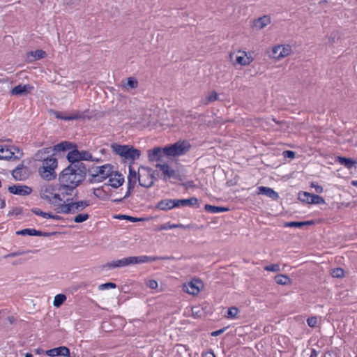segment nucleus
<instances>
[{"mask_svg": "<svg viewBox=\"0 0 357 357\" xmlns=\"http://www.w3.org/2000/svg\"><path fill=\"white\" fill-rule=\"evenodd\" d=\"M85 154L86 153H81L77 149H73L68 152L67 158L68 161L71 162L70 165L78 164V165L81 167L83 166V164H79V161L86 159L84 156Z\"/></svg>", "mask_w": 357, "mask_h": 357, "instance_id": "15", "label": "nucleus"}, {"mask_svg": "<svg viewBox=\"0 0 357 357\" xmlns=\"http://www.w3.org/2000/svg\"><path fill=\"white\" fill-rule=\"evenodd\" d=\"M280 50V45H276L272 49V59L275 60L280 59V57L278 56Z\"/></svg>", "mask_w": 357, "mask_h": 357, "instance_id": "48", "label": "nucleus"}, {"mask_svg": "<svg viewBox=\"0 0 357 357\" xmlns=\"http://www.w3.org/2000/svg\"><path fill=\"white\" fill-rule=\"evenodd\" d=\"M113 151L118 155L125 157L126 153L128 150V145H120L117 144H114L112 145Z\"/></svg>", "mask_w": 357, "mask_h": 357, "instance_id": "32", "label": "nucleus"}, {"mask_svg": "<svg viewBox=\"0 0 357 357\" xmlns=\"http://www.w3.org/2000/svg\"><path fill=\"white\" fill-rule=\"evenodd\" d=\"M277 152H282V150L273 147H269V162H271V164H269V167H271L274 160H277Z\"/></svg>", "mask_w": 357, "mask_h": 357, "instance_id": "39", "label": "nucleus"}, {"mask_svg": "<svg viewBox=\"0 0 357 357\" xmlns=\"http://www.w3.org/2000/svg\"><path fill=\"white\" fill-rule=\"evenodd\" d=\"M269 198H271L273 200H278L279 198L278 193L275 192L272 188H269Z\"/></svg>", "mask_w": 357, "mask_h": 357, "instance_id": "55", "label": "nucleus"}, {"mask_svg": "<svg viewBox=\"0 0 357 357\" xmlns=\"http://www.w3.org/2000/svg\"><path fill=\"white\" fill-rule=\"evenodd\" d=\"M72 195L73 192L70 189H68L61 184H59L56 187L54 199H52L51 204L54 205L56 208H59L60 206L66 204V202H68L70 199L68 197Z\"/></svg>", "mask_w": 357, "mask_h": 357, "instance_id": "7", "label": "nucleus"}, {"mask_svg": "<svg viewBox=\"0 0 357 357\" xmlns=\"http://www.w3.org/2000/svg\"><path fill=\"white\" fill-rule=\"evenodd\" d=\"M203 357H215L213 351H207L203 354Z\"/></svg>", "mask_w": 357, "mask_h": 357, "instance_id": "64", "label": "nucleus"}, {"mask_svg": "<svg viewBox=\"0 0 357 357\" xmlns=\"http://www.w3.org/2000/svg\"><path fill=\"white\" fill-rule=\"evenodd\" d=\"M269 271L271 272H279L280 271V265L278 264L269 265Z\"/></svg>", "mask_w": 357, "mask_h": 357, "instance_id": "57", "label": "nucleus"}, {"mask_svg": "<svg viewBox=\"0 0 357 357\" xmlns=\"http://www.w3.org/2000/svg\"><path fill=\"white\" fill-rule=\"evenodd\" d=\"M274 280L276 284L280 285H287L291 283V278L284 274H278L274 277Z\"/></svg>", "mask_w": 357, "mask_h": 357, "instance_id": "28", "label": "nucleus"}, {"mask_svg": "<svg viewBox=\"0 0 357 357\" xmlns=\"http://www.w3.org/2000/svg\"><path fill=\"white\" fill-rule=\"evenodd\" d=\"M137 179L139 184L145 188H150L155 181L152 169L146 167L139 169Z\"/></svg>", "mask_w": 357, "mask_h": 357, "instance_id": "11", "label": "nucleus"}, {"mask_svg": "<svg viewBox=\"0 0 357 357\" xmlns=\"http://www.w3.org/2000/svg\"><path fill=\"white\" fill-rule=\"evenodd\" d=\"M8 191L14 195L24 196L31 194L32 189L26 185H13L9 186Z\"/></svg>", "mask_w": 357, "mask_h": 357, "instance_id": "17", "label": "nucleus"}, {"mask_svg": "<svg viewBox=\"0 0 357 357\" xmlns=\"http://www.w3.org/2000/svg\"><path fill=\"white\" fill-rule=\"evenodd\" d=\"M127 84L129 86V87L135 89L137 87L138 82L136 79L133 77H129L128 79Z\"/></svg>", "mask_w": 357, "mask_h": 357, "instance_id": "52", "label": "nucleus"}, {"mask_svg": "<svg viewBox=\"0 0 357 357\" xmlns=\"http://www.w3.org/2000/svg\"><path fill=\"white\" fill-rule=\"evenodd\" d=\"M224 331H225L224 329H220L218 331H213L211 333V336L216 337V336L221 335L224 332Z\"/></svg>", "mask_w": 357, "mask_h": 357, "instance_id": "61", "label": "nucleus"}, {"mask_svg": "<svg viewBox=\"0 0 357 357\" xmlns=\"http://www.w3.org/2000/svg\"><path fill=\"white\" fill-rule=\"evenodd\" d=\"M202 287V283L200 280L193 279L190 282L183 284V290L189 294L195 296L199 293Z\"/></svg>", "mask_w": 357, "mask_h": 357, "instance_id": "13", "label": "nucleus"}, {"mask_svg": "<svg viewBox=\"0 0 357 357\" xmlns=\"http://www.w3.org/2000/svg\"><path fill=\"white\" fill-rule=\"evenodd\" d=\"M339 35L337 32H333L328 36V40L331 44H333L339 39Z\"/></svg>", "mask_w": 357, "mask_h": 357, "instance_id": "53", "label": "nucleus"}, {"mask_svg": "<svg viewBox=\"0 0 357 357\" xmlns=\"http://www.w3.org/2000/svg\"><path fill=\"white\" fill-rule=\"evenodd\" d=\"M178 207L185 206H193L197 204L198 200L195 197H191L190 199H176Z\"/></svg>", "mask_w": 357, "mask_h": 357, "instance_id": "33", "label": "nucleus"}, {"mask_svg": "<svg viewBox=\"0 0 357 357\" xmlns=\"http://www.w3.org/2000/svg\"><path fill=\"white\" fill-rule=\"evenodd\" d=\"M335 161L338 162L340 164H341L347 169L352 168L356 163V160L343 156L337 157Z\"/></svg>", "mask_w": 357, "mask_h": 357, "instance_id": "24", "label": "nucleus"}, {"mask_svg": "<svg viewBox=\"0 0 357 357\" xmlns=\"http://www.w3.org/2000/svg\"><path fill=\"white\" fill-rule=\"evenodd\" d=\"M84 167L78 164L70 165L59 175V183L73 193L75 189L84 180Z\"/></svg>", "mask_w": 357, "mask_h": 357, "instance_id": "1", "label": "nucleus"}, {"mask_svg": "<svg viewBox=\"0 0 357 357\" xmlns=\"http://www.w3.org/2000/svg\"><path fill=\"white\" fill-rule=\"evenodd\" d=\"M32 89V87L30 86L29 85L19 84V85L15 86L11 90L10 93L12 95L17 96V95H21L24 93H26V92H28V89Z\"/></svg>", "mask_w": 357, "mask_h": 357, "instance_id": "30", "label": "nucleus"}, {"mask_svg": "<svg viewBox=\"0 0 357 357\" xmlns=\"http://www.w3.org/2000/svg\"><path fill=\"white\" fill-rule=\"evenodd\" d=\"M56 187V185L52 184L43 186L40 190L41 198L51 204L52 199H54Z\"/></svg>", "mask_w": 357, "mask_h": 357, "instance_id": "14", "label": "nucleus"}, {"mask_svg": "<svg viewBox=\"0 0 357 357\" xmlns=\"http://www.w3.org/2000/svg\"><path fill=\"white\" fill-rule=\"evenodd\" d=\"M165 155L163 149L155 147L148 151V157L150 161H158Z\"/></svg>", "mask_w": 357, "mask_h": 357, "instance_id": "21", "label": "nucleus"}, {"mask_svg": "<svg viewBox=\"0 0 357 357\" xmlns=\"http://www.w3.org/2000/svg\"><path fill=\"white\" fill-rule=\"evenodd\" d=\"M71 148L72 144L68 142H63L56 145L54 148L49 146L38 150L35 154V158L36 160L43 162L50 156H54L53 151L55 149L58 151H66L70 150Z\"/></svg>", "mask_w": 357, "mask_h": 357, "instance_id": "6", "label": "nucleus"}, {"mask_svg": "<svg viewBox=\"0 0 357 357\" xmlns=\"http://www.w3.org/2000/svg\"><path fill=\"white\" fill-rule=\"evenodd\" d=\"M307 325L311 328H314L317 324V318L316 317H311L307 319Z\"/></svg>", "mask_w": 357, "mask_h": 357, "instance_id": "51", "label": "nucleus"}, {"mask_svg": "<svg viewBox=\"0 0 357 357\" xmlns=\"http://www.w3.org/2000/svg\"><path fill=\"white\" fill-rule=\"evenodd\" d=\"M45 354L50 357H55L59 356L68 357L70 354L69 349L65 346H61L47 350Z\"/></svg>", "mask_w": 357, "mask_h": 357, "instance_id": "16", "label": "nucleus"}, {"mask_svg": "<svg viewBox=\"0 0 357 357\" xmlns=\"http://www.w3.org/2000/svg\"><path fill=\"white\" fill-rule=\"evenodd\" d=\"M257 194L268 195V187L261 186L257 188Z\"/></svg>", "mask_w": 357, "mask_h": 357, "instance_id": "59", "label": "nucleus"}, {"mask_svg": "<svg viewBox=\"0 0 357 357\" xmlns=\"http://www.w3.org/2000/svg\"><path fill=\"white\" fill-rule=\"evenodd\" d=\"M312 195V193L307 192L301 191L298 194V199L303 203L310 204Z\"/></svg>", "mask_w": 357, "mask_h": 357, "instance_id": "37", "label": "nucleus"}, {"mask_svg": "<svg viewBox=\"0 0 357 357\" xmlns=\"http://www.w3.org/2000/svg\"><path fill=\"white\" fill-rule=\"evenodd\" d=\"M284 227L301 228L302 224H301V221L286 222L284 223Z\"/></svg>", "mask_w": 357, "mask_h": 357, "instance_id": "46", "label": "nucleus"}, {"mask_svg": "<svg viewBox=\"0 0 357 357\" xmlns=\"http://www.w3.org/2000/svg\"><path fill=\"white\" fill-rule=\"evenodd\" d=\"M324 357H337V355L334 351H328L324 354Z\"/></svg>", "mask_w": 357, "mask_h": 357, "instance_id": "63", "label": "nucleus"}, {"mask_svg": "<svg viewBox=\"0 0 357 357\" xmlns=\"http://www.w3.org/2000/svg\"><path fill=\"white\" fill-rule=\"evenodd\" d=\"M22 167H16L15 169H13L12 172L13 176L16 180H22L24 176L22 175Z\"/></svg>", "mask_w": 357, "mask_h": 357, "instance_id": "45", "label": "nucleus"}, {"mask_svg": "<svg viewBox=\"0 0 357 357\" xmlns=\"http://www.w3.org/2000/svg\"><path fill=\"white\" fill-rule=\"evenodd\" d=\"M238 313V309L236 307H231L228 309L226 317L229 319H234L237 316Z\"/></svg>", "mask_w": 357, "mask_h": 357, "instance_id": "44", "label": "nucleus"}, {"mask_svg": "<svg viewBox=\"0 0 357 357\" xmlns=\"http://www.w3.org/2000/svg\"><path fill=\"white\" fill-rule=\"evenodd\" d=\"M89 205L90 202L89 201H79L63 204L59 208H56V211L59 213L63 214L77 213Z\"/></svg>", "mask_w": 357, "mask_h": 357, "instance_id": "10", "label": "nucleus"}, {"mask_svg": "<svg viewBox=\"0 0 357 357\" xmlns=\"http://www.w3.org/2000/svg\"><path fill=\"white\" fill-rule=\"evenodd\" d=\"M116 287V284L113 282H107L105 284H102L99 286V289L105 290L108 289H115Z\"/></svg>", "mask_w": 357, "mask_h": 357, "instance_id": "49", "label": "nucleus"}, {"mask_svg": "<svg viewBox=\"0 0 357 357\" xmlns=\"http://www.w3.org/2000/svg\"><path fill=\"white\" fill-rule=\"evenodd\" d=\"M302 227L304 226H310L314 225V220L301 221Z\"/></svg>", "mask_w": 357, "mask_h": 357, "instance_id": "62", "label": "nucleus"}, {"mask_svg": "<svg viewBox=\"0 0 357 357\" xmlns=\"http://www.w3.org/2000/svg\"><path fill=\"white\" fill-rule=\"evenodd\" d=\"M31 212L34 213L36 215H39L43 217V218L47 219L48 213L43 212L40 208H31Z\"/></svg>", "mask_w": 357, "mask_h": 357, "instance_id": "47", "label": "nucleus"}, {"mask_svg": "<svg viewBox=\"0 0 357 357\" xmlns=\"http://www.w3.org/2000/svg\"><path fill=\"white\" fill-rule=\"evenodd\" d=\"M268 24V17L266 15L252 21V27L256 29H261Z\"/></svg>", "mask_w": 357, "mask_h": 357, "instance_id": "27", "label": "nucleus"}, {"mask_svg": "<svg viewBox=\"0 0 357 357\" xmlns=\"http://www.w3.org/2000/svg\"><path fill=\"white\" fill-rule=\"evenodd\" d=\"M56 117L63 120L66 121H70V120H77V119H85L86 116L85 115L84 112H77L76 113L71 114L70 115H61L57 114Z\"/></svg>", "mask_w": 357, "mask_h": 357, "instance_id": "22", "label": "nucleus"}, {"mask_svg": "<svg viewBox=\"0 0 357 357\" xmlns=\"http://www.w3.org/2000/svg\"><path fill=\"white\" fill-rule=\"evenodd\" d=\"M140 155V151L138 149H133L132 146L128 147V151L126 153L125 158L130 160L138 159Z\"/></svg>", "mask_w": 357, "mask_h": 357, "instance_id": "31", "label": "nucleus"}, {"mask_svg": "<svg viewBox=\"0 0 357 357\" xmlns=\"http://www.w3.org/2000/svg\"><path fill=\"white\" fill-rule=\"evenodd\" d=\"M46 55H47V54L45 51L41 50H38L36 51L30 52L28 54V57L31 56L33 57V59L31 61H33V60H38L40 59H43L46 56Z\"/></svg>", "mask_w": 357, "mask_h": 357, "instance_id": "38", "label": "nucleus"}, {"mask_svg": "<svg viewBox=\"0 0 357 357\" xmlns=\"http://www.w3.org/2000/svg\"><path fill=\"white\" fill-rule=\"evenodd\" d=\"M191 145L187 140H180L173 144L166 146L163 148L164 154L176 157L185 154L190 149Z\"/></svg>", "mask_w": 357, "mask_h": 357, "instance_id": "5", "label": "nucleus"}, {"mask_svg": "<svg viewBox=\"0 0 357 357\" xmlns=\"http://www.w3.org/2000/svg\"><path fill=\"white\" fill-rule=\"evenodd\" d=\"M280 50L278 56L280 59L286 57L292 52L291 47L289 45H280Z\"/></svg>", "mask_w": 357, "mask_h": 357, "instance_id": "35", "label": "nucleus"}, {"mask_svg": "<svg viewBox=\"0 0 357 357\" xmlns=\"http://www.w3.org/2000/svg\"><path fill=\"white\" fill-rule=\"evenodd\" d=\"M47 219H53V220H59L61 219V217L58 215H54L51 213H48Z\"/></svg>", "mask_w": 357, "mask_h": 357, "instance_id": "60", "label": "nucleus"}, {"mask_svg": "<svg viewBox=\"0 0 357 357\" xmlns=\"http://www.w3.org/2000/svg\"><path fill=\"white\" fill-rule=\"evenodd\" d=\"M276 155L278 156L277 160L273 161L271 167L276 168L283 164L287 158L293 159L296 156V153L291 150H285L282 152H277Z\"/></svg>", "mask_w": 357, "mask_h": 357, "instance_id": "12", "label": "nucleus"}, {"mask_svg": "<svg viewBox=\"0 0 357 357\" xmlns=\"http://www.w3.org/2000/svg\"><path fill=\"white\" fill-rule=\"evenodd\" d=\"M66 300V296L64 294H57L54 299L53 304L55 307H59Z\"/></svg>", "mask_w": 357, "mask_h": 357, "instance_id": "40", "label": "nucleus"}, {"mask_svg": "<svg viewBox=\"0 0 357 357\" xmlns=\"http://www.w3.org/2000/svg\"><path fill=\"white\" fill-rule=\"evenodd\" d=\"M113 172V166L110 164H105L102 166L97 167L91 174L89 181L91 183L102 182L109 178Z\"/></svg>", "mask_w": 357, "mask_h": 357, "instance_id": "8", "label": "nucleus"}, {"mask_svg": "<svg viewBox=\"0 0 357 357\" xmlns=\"http://www.w3.org/2000/svg\"><path fill=\"white\" fill-rule=\"evenodd\" d=\"M93 195L98 198H102L105 195V192L102 188H94Z\"/></svg>", "mask_w": 357, "mask_h": 357, "instance_id": "50", "label": "nucleus"}, {"mask_svg": "<svg viewBox=\"0 0 357 357\" xmlns=\"http://www.w3.org/2000/svg\"><path fill=\"white\" fill-rule=\"evenodd\" d=\"M310 202V204H325V200L322 197L312 194Z\"/></svg>", "mask_w": 357, "mask_h": 357, "instance_id": "41", "label": "nucleus"}, {"mask_svg": "<svg viewBox=\"0 0 357 357\" xmlns=\"http://www.w3.org/2000/svg\"><path fill=\"white\" fill-rule=\"evenodd\" d=\"M218 98V95L215 91L211 92L210 94L206 96L202 100V104L204 105H207L209 103L217 100Z\"/></svg>", "mask_w": 357, "mask_h": 357, "instance_id": "36", "label": "nucleus"}, {"mask_svg": "<svg viewBox=\"0 0 357 357\" xmlns=\"http://www.w3.org/2000/svg\"><path fill=\"white\" fill-rule=\"evenodd\" d=\"M160 170L162 172L165 178H171L175 176V171L167 164L158 165Z\"/></svg>", "mask_w": 357, "mask_h": 357, "instance_id": "26", "label": "nucleus"}, {"mask_svg": "<svg viewBox=\"0 0 357 357\" xmlns=\"http://www.w3.org/2000/svg\"><path fill=\"white\" fill-rule=\"evenodd\" d=\"M118 218L128 220L132 222H137L139 220V219H138L137 218H134V217L128 216V215H120L119 217H118Z\"/></svg>", "mask_w": 357, "mask_h": 357, "instance_id": "54", "label": "nucleus"}, {"mask_svg": "<svg viewBox=\"0 0 357 357\" xmlns=\"http://www.w3.org/2000/svg\"><path fill=\"white\" fill-rule=\"evenodd\" d=\"M108 178V185L114 188L120 187L124 182L123 175L115 172H113Z\"/></svg>", "mask_w": 357, "mask_h": 357, "instance_id": "18", "label": "nucleus"}, {"mask_svg": "<svg viewBox=\"0 0 357 357\" xmlns=\"http://www.w3.org/2000/svg\"><path fill=\"white\" fill-rule=\"evenodd\" d=\"M17 235L21 236H48L49 234L43 232L39 230H36L33 228H26L16 231Z\"/></svg>", "mask_w": 357, "mask_h": 357, "instance_id": "20", "label": "nucleus"}, {"mask_svg": "<svg viewBox=\"0 0 357 357\" xmlns=\"http://www.w3.org/2000/svg\"><path fill=\"white\" fill-rule=\"evenodd\" d=\"M42 166L38 169L40 176L45 180L52 181L56 177V169L58 165L55 156H50L42 162Z\"/></svg>", "mask_w": 357, "mask_h": 357, "instance_id": "3", "label": "nucleus"}, {"mask_svg": "<svg viewBox=\"0 0 357 357\" xmlns=\"http://www.w3.org/2000/svg\"><path fill=\"white\" fill-rule=\"evenodd\" d=\"M229 59L234 66H249L254 61L252 52L240 49L230 52Z\"/></svg>", "mask_w": 357, "mask_h": 357, "instance_id": "4", "label": "nucleus"}, {"mask_svg": "<svg viewBox=\"0 0 357 357\" xmlns=\"http://www.w3.org/2000/svg\"><path fill=\"white\" fill-rule=\"evenodd\" d=\"M272 121L275 123V125L269 123V130L280 131L286 128V123L284 121H276L275 118H273Z\"/></svg>", "mask_w": 357, "mask_h": 357, "instance_id": "34", "label": "nucleus"}, {"mask_svg": "<svg viewBox=\"0 0 357 357\" xmlns=\"http://www.w3.org/2000/svg\"><path fill=\"white\" fill-rule=\"evenodd\" d=\"M157 208L162 211H168L174 208H178L176 199H165L160 200L158 204Z\"/></svg>", "mask_w": 357, "mask_h": 357, "instance_id": "19", "label": "nucleus"}, {"mask_svg": "<svg viewBox=\"0 0 357 357\" xmlns=\"http://www.w3.org/2000/svg\"><path fill=\"white\" fill-rule=\"evenodd\" d=\"M138 173L137 174L135 170L129 167V174L128 176V190L133 189L137 179Z\"/></svg>", "mask_w": 357, "mask_h": 357, "instance_id": "23", "label": "nucleus"}, {"mask_svg": "<svg viewBox=\"0 0 357 357\" xmlns=\"http://www.w3.org/2000/svg\"><path fill=\"white\" fill-rule=\"evenodd\" d=\"M311 187L314 188L315 191L317 193L323 192V190H324L323 187L319 185H318V184H317V183H314L312 182L311 183Z\"/></svg>", "mask_w": 357, "mask_h": 357, "instance_id": "58", "label": "nucleus"}, {"mask_svg": "<svg viewBox=\"0 0 357 357\" xmlns=\"http://www.w3.org/2000/svg\"><path fill=\"white\" fill-rule=\"evenodd\" d=\"M89 218L88 213H79L74 218V222L76 223H81Z\"/></svg>", "mask_w": 357, "mask_h": 357, "instance_id": "43", "label": "nucleus"}, {"mask_svg": "<svg viewBox=\"0 0 357 357\" xmlns=\"http://www.w3.org/2000/svg\"><path fill=\"white\" fill-rule=\"evenodd\" d=\"M147 286L152 289H155L158 287V282L155 280H150L147 282Z\"/></svg>", "mask_w": 357, "mask_h": 357, "instance_id": "56", "label": "nucleus"}, {"mask_svg": "<svg viewBox=\"0 0 357 357\" xmlns=\"http://www.w3.org/2000/svg\"><path fill=\"white\" fill-rule=\"evenodd\" d=\"M162 259L160 257H151V256H137V257H128L122 258L121 259L112 261L106 264V267L109 268H116L128 266L131 264H143L147 262H153L157 260Z\"/></svg>", "mask_w": 357, "mask_h": 357, "instance_id": "2", "label": "nucleus"}, {"mask_svg": "<svg viewBox=\"0 0 357 357\" xmlns=\"http://www.w3.org/2000/svg\"><path fill=\"white\" fill-rule=\"evenodd\" d=\"M204 208L207 212L211 213L227 212L229 210L227 207L216 206L210 204H206Z\"/></svg>", "mask_w": 357, "mask_h": 357, "instance_id": "29", "label": "nucleus"}, {"mask_svg": "<svg viewBox=\"0 0 357 357\" xmlns=\"http://www.w3.org/2000/svg\"><path fill=\"white\" fill-rule=\"evenodd\" d=\"M175 228H182V229H189L190 225H184L182 224H171L170 222H167L163 225L159 226L156 231H162V230H169Z\"/></svg>", "mask_w": 357, "mask_h": 357, "instance_id": "25", "label": "nucleus"}, {"mask_svg": "<svg viewBox=\"0 0 357 357\" xmlns=\"http://www.w3.org/2000/svg\"><path fill=\"white\" fill-rule=\"evenodd\" d=\"M344 271L342 268H335L332 269L331 275L333 278H341L344 277Z\"/></svg>", "mask_w": 357, "mask_h": 357, "instance_id": "42", "label": "nucleus"}, {"mask_svg": "<svg viewBox=\"0 0 357 357\" xmlns=\"http://www.w3.org/2000/svg\"><path fill=\"white\" fill-rule=\"evenodd\" d=\"M22 155V151L17 146L0 145V160H16Z\"/></svg>", "mask_w": 357, "mask_h": 357, "instance_id": "9", "label": "nucleus"}]
</instances>
